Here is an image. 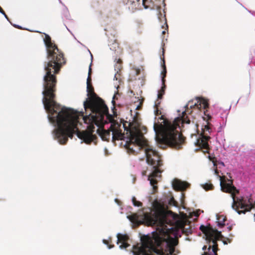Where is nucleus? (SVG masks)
I'll list each match as a JSON object with an SVG mask.
<instances>
[{
    "mask_svg": "<svg viewBox=\"0 0 255 255\" xmlns=\"http://www.w3.org/2000/svg\"><path fill=\"white\" fill-rule=\"evenodd\" d=\"M51 106L49 108H45L48 112L50 122L57 125V128L54 130V135L61 144H65L68 137L72 138L73 135L84 140L87 144H90L96 139V136L93 134L94 131V125L98 127L97 133L102 139L109 141L112 132L110 128L106 130L104 125L114 121L113 116L109 113V109L104 101L101 99L97 101L88 100L84 103L85 116L83 113V120L85 123L89 125L87 128L89 131H80L77 128L79 116L74 110L65 107L61 108L60 105Z\"/></svg>",
    "mask_w": 255,
    "mask_h": 255,
    "instance_id": "obj_1",
    "label": "nucleus"
},
{
    "mask_svg": "<svg viewBox=\"0 0 255 255\" xmlns=\"http://www.w3.org/2000/svg\"><path fill=\"white\" fill-rule=\"evenodd\" d=\"M143 219L146 225L158 227L151 234L141 237V244L132 247L133 255H175V247L178 240L170 235V229L166 225L170 221L167 217V211L164 205L155 201L153 203V209L149 213H145Z\"/></svg>",
    "mask_w": 255,
    "mask_h": 255,
    "instance_id": "obj_2",
    "label": "nucleus"
},
{
    "mask_svg": "<svg viewBox=\"0 0 255 255\" xmlns=\"http://www.w3.org/2000/svg\"><path fill=\"white\" fill-rule=\"evenodd\" d=\"M44 41L46 46L47 61L44 63L45 74L43 77V103L45 108H49L51 106H58L54 100L56 91V75L66 64V59L63 53L51 41L48 35L45 34Z\"/></svg>",
    "mask_w": 255,
    "mask_h": 255,
    "instance_id": "obj_3",
    "label": "nucleus"
},
{
    "mask_svg": "<svg viewBox=\"0 0 255 255\" xmlns=\"http://www.w3.org/2000/svg\"><path fill=\"white\" fill-rule=\"evenodd\" d=\"M129 141H127L126 146L128 151L134 154L137 150H140L145 147L144 152L146 157L147 163L152 166L153 170L151 173L148 175V180L150 181V185L152 186L153 193L157 192L158 187L157 181L155 178L161 177L163 170L161 167L163 165L162 160L158 153L153 150L147 144V141L145 139L142 133L139 129L136 127H129Z\"/></svg>",
    "mask_w": 255,
    "mask_h": 255,
    "instance_id": "obj_4",
    "label": "nucleus"
},
{
    "mask_svg": "<svg viewBox=\"0 0 255 255\" xmlns=\"http://www.w3.org/2000/svg\"><path fill=\"white\" fill-rule=\"evenodd\" d=\"M187 113L191 114V112L189 113L188 110L183 112L181 117H177L173 121L165 119L163 115L161 116L159 119L163 120V125L161 124L157 125L155 124L154 129L156 133L160 130L161 135L160 140L162 142L175 149L182 148V145L185 142V137L177 128H180V123H190Z\"/></svg>",
    "mask_w": 255,
    "mask_h": 255,
    "instance_id": "obj_5",
    "label": "nucleus"
},
{
    "mask_svg": "<svg viewBox=\"0 0 255 255\" xmlns=\"http://www.w3.org/2000/svg\"><path fill=\"white\" fill-rule=\"evenodd\" d=\"M213 163L214 166L215 167L214 171L215 174L220 178V186L223 192L231 194L233 200L232 207L238 211L239 214L245 213L251 210L255 207V205L252 203L250 200L248 201L244 198L236 197V194L239 193L238 190L233 184V180L226 179L225 176H221L219 175V172L217 169V159L215 157L211 158L209 157Z\"/></svg>",
    "mask_w": 255,
    "mask_h": 255,
    "instance_id": "obj_6",
    "label": "nucleus"
},
{
    "mask_svg": "<svg viewBox=\"0 0 255 255\" xmlns=\"http://www.w3.org/2000/svg\"><path fill=\"white\" fill-rule=\"evenodd\" d=\"M200 230L206 236V240L209 244L208 252L210 255H218V245L217 241L222 240L224 237L221 232L216 229H214L211 227L201 225L200 227Z\"/></svg>",
    "mask_w": 255,
    "mask_h": 255,
    "instance_id": "obj_7",
    "label": "nucleus"
},
{
    "mask_svg": "<svg viewBox=\"0 0 255 255\" xmlns=\"http://www.w3.org/2000/svg\"><path fill=\"white\" fill-rule=\"evenodd\" d=\"M142 4L145 8H149L152 9H156L158 11V18L160 22H164L167 28L165 11L161 12V6H165V0H142Z\"/></svg>",
    "mask_w": 255,
    "mask_h": 255,
    "instance_id": "obj_8",
    "label": "nucleus"
},
{
    "mask_svg": "<svg viewBox=\"0 0 255 255\" xmlns=\"http://www.w3.org/2000/svg\"><path fill=\"white\" fill-rule=\"evenodd\" d=\"M190 104H193V102L189 101L188 103V104L185 107L187 108V109H188V107L190 106V108L191 109H197L201 110V109L206 110V111H204V114L205 116H206L208 118V120H211L212 117L209 114H207L206 113L207 112V109L209 107V103L208 102V101L206 99H204L203 98L199 99L197 103H195L194 104V105H190Z\"/></svg>",
    "mask_w": 255,
    "mask_h": 255,
    "instance_id": "obj_9",
    "label": "nucleus"
},
{
    "mask_svg": "<svg viewBox=\"0 0 255 255\" xmlns=\"http://www.w3.org/2000/svg\"><path fill=\"white\" fill-rule=\"evenodd\" d=\"M210 138V136L201 133L200 137L197 140L196 145L200 148L205 149V150L204 151L205 153H209V152L210 148L208 141Z\"/></svg>",
    "mask_w": 255,
    "mask_h": 255,
    "instance_id": "obj_10",
    "label": "nucleus"
},
{
    "mask_svg": "<svg viewBox=\"0 0 255 255\" xmlns=\"http://www.w3.org/2000/svg\"><path fill=\"white\" fill-rule=\"evenodd\" d=\"M172 186L176 191H184L189 186V184L185 181L175 179L172 182Z\"/></svg>",
    "mask_w": 255,
    "mask_h": 255,
    "instance_id": "obj_11",
    "label": "nucleus"
},
{
    "mask_svg": "<svg viewBox=\"0 0 255 255\" xmlns=\"http://www.w3.org/2000/svg\"><path fill=\"white\" fill-rule=\"evenodd\" d=\"M117 244L121 243V245H120V248L121 249H126L129 246V244L128 243L129 238L127 235L118 234L117 235Z\"/></svg>",
    "mask_w": 255,
    "mask_h": 255,
    "instance_id": "obj_12",
    "label": "nucleus"
},
{
    "mask_svg": "<svg viewBox=\"0 0 255 255\" xmlns=\"http://www.w3.org/2000/svg\"><path fill=\"white\" fill-rule=\"evenodd\" d=\"M111 130L112 132V139L113 141L117 140H122L124 137V135L121 132V130H119L115 127V126L113 124H111L110 126Z\"/></svg>",
    "mask_w": 255,
    "mask_h": 255,
    "instance_id": "obj_13",
    "label": "nucleus"
},
{
    "mask_svg": "<svg viewBox=\"0 0 255 255\" xmlns=\"http://www.w3.org/2000/svg\"><path fill=\"white\" fill-rule=\"evenodd\" d=\"M87 96L89 97L90 98H88L86 99V100L84 102V105L85 102H86L88 100H92L95 101H97L101 99L103 100L100 98H98L96 100L93 99V98H95L96 97V94L94 92V89L92 86V85L87 86Z\"/></svg>",
    "mask_w": 255,
    "mask_h": 255,
    "instance_id": "obj_14",
    "label": "nucleus"
},
{
    "mask_svg": "<svg viewBox=\"0 0 255 255\" xmlns=\"http://www.w3.org/2000/svg\"><path fill=\"white\" fill-rule=\"evenodd\" d=\"M162 61H163V63L162 64V71L161 73V78H162L161 80H165V77L166 76L167 70H166V66H165V60L164 58L163 59Z\"/></svg>",
    "mask_w": 255,
    "mask_h": 255,
    "instance_id": "obj_15",
    "label": "nucleus"
},
{
    "mask_svg": "<svg viewBox=\"0 0 255 255\" xmlns=\"http://www.w3.org/2000/svg\"><path fill=\"white\" fill-rule=\"evenodd\" d=\"M161 102L159 100H156L154 104V113L156 116H158L161 114V112L159 110V107L160 105Z\"/></svg>",
    "mask_w": 255,
    "mask_h": 255,
    "instance_id": "obj_16",
    "label": "nucleus"
},
{
    "mask_svg": "<svg viewBox=\"0 0 255 255\" xmlns=\"http://www.w3.org/2000/svg\"><path fill=\"white\" fill-rule=\"evenodd\" d=\"M217 220L218 226L222 227L225 225L224 222L226 220V217L223 215H220L217 217Z\"/></svg>",
    "mask_w": 255,
    "mask_h": 255,
    "instance_id": "obj_17",
    "label": "nucleus"
},
{
    "mask_svg": "<svg viewBox=\"0 0 255 255\" xmlns=\"http://www.w3.org/2000/svg\"><path fill=\"white\" fill-rule=\"evenodd\" d=\"M211 124L209 123H208L207 125H205L204 126V128L202 129L203 130V133L202 134H204L205 135V132L208 131L209 133H210L211 132V128L210 127Z\"/></svg>",
    "mask_w": 255,
    "mask_h": 255,
    "instance_id": "obj_18",
    "label": "nucleus"
},
{
    "mask_svg": "<svg viewBox=\"0 0 255 255\" xmlns=\"http://www.w3.org/2000/svg\"><path fill=\"white\" fill-rule=\"evenodd\" d=\"M203 188L206 190H213L214 188V186L211 183H205V184L203 185Z\"/></svg>",
    "mask_w": 255,
    "mask_h": 255,
    "instance_id": "obj_19",
    "label": "nucleus"
},
{
    "mask_svg": "<svg viewBox=\"0 0 255 255\" xmlns=\"http://www.w3.org/2000/svg\"><path fill=\"white\" fill-rule=\"evenodd\" d=\"M132 201L134 206L141 207L142 205V203L140 201H136L134 197H132Z\"/></svg>",
    "mask_w": 255,
    "mask_h": 255,
    "instance_id": "obj_20",
    "label": "nucleus"
},
{
    "mask_svg": "<svg viewBox=\"0 0 255 255\" xmlns=\"http://www.w3.org/2000/svg\"><path fill=\"white\" fill-rule=\"evenodd\" d=\"M165 92L163 90H160L158 91L157 99L156 100H159L161 102V99L163 98V96L164 95Z\"/></svg>",
    "mask_w": 255,
    "mask_h": 255,
    "instance_id": "obj_21",
    "label": "nucleus"
},
{
    "mask_svg": "<svg viewBox=\"0 0 255 255\" xmlns=\"http://www.w3.org/2000/svg\"><path fill=\"white\" fill-rule=\"evenodd\" d=\"M168 203H169V204L170 205L174 206H177V202L175 200V199H174L173 197H171Z\"/></svg>",
    "mask_w": 255,
    "mask_h": 255,
    "instance_id": "obj_22",
    "label": "nucleus"
},
{
    "mask_svg": "<svg viewBox=\"0 0 255 255\" xmlns=\"http://www.w3.org/2000/svg\"><path fill=\"white\" fill-rule=\"evenodd\" d=\"M128 218L129 220L133 223H136L137 222V217L135 215L130 216Z\"/></svg>",
    "mask_w": 255,
    "mask_h": 255,
    "instance_id": "obj_23",
    "label": "nucleus"
},
{
    "mask_svg": "<svg viewBox=\"0 0 255 255\" xmlns=\"http://www.w3.org/2000/svg\"><path fill=\"white\" fill-rule=\"evenodd\" d=\"M92 85L91 76L88 75L87 79V86Z\"/></svg>",
    "mask_w": 255,
    "mask_h": 255,
    "instance_id": "obj_24",
    "label": "nucleus"
},
{
    "mask_svg": "<svg viewBox=\"0 0 255 255\" xmlns=\"http://www.w3.org/2000/svg\"><path fill=\"white\" fill-rule=\"evenodd\" d=\"M232 242V239H230L229 238H225L224 240H223V243L224 245H227L228 243H230Z\"/></svg>",
    "mask_w": 255,
    "mask_h": 255,
    "instance_id": "obj_25",
    "label": "nucleus"
},
{
    "mask_svg": "<svg viewBox=\"0 0 255 255\" xmlns=\"http://www.w3.org/2000/svg\"><path fill=\"white\" fill-rule=\"evenodd\" d=\"M165 80H162V86L160 89V90H163V91H164V92H165V88H166V85H165Z\"/></svg>",
    "mask_w": 255,
    "mask_h": 255,
    "instance_id": "obj_26",
    "label": "nucleus"
},
{
    "mask_svg": "<svg viewBox=\"0 0 255 255\" xmlns=\"http://www.w3.org/2000/svg\"><path fill=\"white\" fill-rule=\"evenodd\" d=\"M0 12L5 17L8 19V17L7 16V15L6 14V13H5L4 11L2 9V8H1L0 10Z\"/></svg>",
    "mask_w": 255,
    "mask_h": 255,
    "instance_id": "obj_27",
    "label": "nucleus"
},
{
    "mask_svg": "<svg viewBox=\"0 0 255 255\" xmlns=\"http://www.w3.org/2000/svg\"><path fill=\"white\" fill-rule=\"evenodd\" d=\"M0 12L5 17L8 19V17L7 16V15L6 14V13H5L4 11L2 9V8H1L0 10Z\"/></svg>",
    "mask_w": 255,
    "mask_h": 255,
    "instance_id": "obj_28",
    "label": "nucleus"
},
{
    "mask_svg": "<svg viewBox=\"0 0 255 255\" xmlns=\"http://www.w3.org/2000/svg\"><path fill=\"white\" fill-rule=\"evenodd\" d=\"M122 68V64H118V66L116 67V65H115V68L117 69L118 70H121V69Z\"/></svg>",
    "mask_w": 255,
    "mask_h": 255,
    "instance_id": "obj_29",
    "label": "nucleus"
},
{
    "mask_svg": "<svg viewBox=\"0 0 255 255\" xmlns=\"http://www.w3.org/2000/svg\"><path fill=\"white\" fill-rule=\"evenodd\" d=\"M122 64V60L121 59H118L117 61V63L115 65L116 67L118 66V64Z\"/></svg>",
    "mask_w": 255,
    "mask_h": 255,
    "instance_id": "obj_30",
    "label": "nucleus"
},
{
    "mask_svg": "<svg viewBox=\"0 0 255 255\" xmlns=\"http://www.w3.org/2000/svg\"><path fill=\"white\" fill-rule=\"evenodd\" d=\"M91 73H92V69H91V64L89 68L88 75L91 76Z\"/></svg>",
    "mask_w": 255,
    "mask_h": 255,
    "instance_id": "obj_31",
    "label": "nucleus"
},
{
    "mask_svg": "<svg viewBox=\"0 0 255 255\" xmlns=\"http://www.w3.org/2000/svg\"><path fill=\"white\" fill-rule=\"evenodd\" d=\"M103 243H104L105 244L107 245H109V241H107V240H103Z\"/></svg>",
    "mask_w": 255,
    "mask_h": 255,
    "instance_id": "obj_32",
    "label": "nucleus"
},
{
    "mask_svg": "<svg viewBox=\"0 0 255 255\" xmlns=\"http://www.w3.org/2000/svg\"><path fill=\"white\" fill-rule=\"evenodd\" d=\"M146 170H143V171H142V176L146 175Z\"/></svg>",
    "mask_w": 255,
    "mask_h": 255,
    "instance_id": "obj_33",
    "label": "nucleus"
},
{
    "mask_svg": "<svg viewBox=\"0 0 255 255\" xmlns=\"http://www.w3.org/2000/svg\"><path fill=\"white\" fill-rule=\"evenodd\" d=\"M219 164L222 165L223 166H225L224 163L223 162H222V161L219 162Z\"/></svg>",
    "mask_w": 255,
    "mask_h": 255,
    "instance_id": "obj_34",
    "label": "nucleus"
},
{
    "mask_svg": "<svg viewBox=\"0 0 255 255\" xmlns=\"http://www.w3.org/2000/svg\"><path fill=\"white\" fill-rule=\"evenodd\" d=\"M199 214H199L198 212H197L196 213H195L194 215H195L196 217H198V216H199Z\"/></svg>",
    "mask_w": 255,
    "mask_h": 255,
    "instance_id": "obj_35",
    "label": "nucleus"
},
{
    "mask_svg": "<svg viewBox=\"0 0 255 255\" xmlns=\"http://www.w3.org/2000/svg\"><path fill=\"white\" fill-rule=\"evenodd\" d=\"M202 255H209V252H205Z\"/></svg>",
    "mask_w": 255,
    "mask_h": 255,
    "instance_id": "obj_36",
    "label": "nucleus"
},
{
    "mask_svg": "<svg viewBox=\"0 0 255 255\" xmlns=\"http://www.w3.org/2000/svg\"><path fill=\"white\" fill-rule=\"evenodd\" d=\"M207 249V246H204L203 248H202V250H204V251H205Z\"/></svg>",
    "mask_w": 255,
    "mask_h": 255,
    "instance_id": "obj_37",
    "label": "nucleus"
},
{
    "mask_svg": "<svg viewBox=\"0 0 255 255\" xmlns=\"http://www.w3.org/2000/svg\"><path fill=\"white\" fill-rule=\"evenodd\" d=\"M108 247H109V249H112V248H113V247H114V245H112V246H108Z\"/></svg>",
    "mask_w": 255,
    "mask_h": 255,
    "instance_id": "obj_38",
    "label": "nucleus"
},
{
    "mask_svg": "<svg viewBox=\"0 0 255 255\" xmlns=\"http://www.w3.org/2000/svg\"><path fill=\"white\" fill-rule=\"evenodd\" d=\"M124 2L126 3H127L128 2V0H124Z\"/></svg>",
    "mask_w": 255,
    "mask_h": 255,
    "instance_id": "obj_39",
    "label": "nucleus"
},
{
    "mask_svg": "<svg viewBox=\"0 0 255 255\" xmlns=\"http://www.w3.org/2000/svg\"><path fill=\"white\" fill-rule=\"evenodd\" d=\"M228 229H229V231H231L232 230V227H228Z\"/></svg>",
    "mask_w": 255,
    "mask_h": 255,
    "instance_id": "obj_40",
    "label": "nucleus"
},
{
    "mask_svg": "<svg viewBox=\"0 0 255 255\" xmlns=\"http://www.w3.org/2000/svg\"><path fill=\"white\" fill-rule=\"evenodd\" d=\"M165 33V31H162V34H164Z\"/></svg>",
    "mask_w": 255,
    "mask_h": 255,
    "instance_id": "obj_41",
    "label": "nucleus"
},
{
    "mask_svg": "<svg viewBox=\"0 0 255 255\" xmlns=\"http://www.w3.org/2000/svg\"><path fill=\"white\" fill-rule=\"evenodd\" d=\"M137 110H139V106H138L137 108H136Z\"/></svg>",
    "mask_w": 255,
    "mask_h": 255,
    "instance_id": "obj_42",
    "label": "nucleus"
},
{
    "mask_svg": "<svg viewBox=\"0 0 255 255\" xmlns=\"http://www.w3.org/2000/svg\"><path fill=\"white\" fill-rule=\"evenodd\" d=\"M112 102H113V104L114 105V104H115V101L113 100Z\"/></svg>",
    "mask_w": 255,
    "mask_h": 255,
    "instance_id": "obj_43",
    "label": "nucleus"
},
{
    "mask_svg": "<svg viewBox=\"0 0 255 255\" xmlns=\"http://www.w3.org/2000/svg\"><path fill=\"white\" fill-rule=\"evenodd\" d=\"M115 44L117 45V46H118V44L117 43H115Z\"/></svg>",
    "mask_w": 255,
    "mask_h": 255,
    "instance_id": "obj_44",
    "label": "nucleus"
},
{
    "mask_svg": "<svg viewBox=\"0 0 255 255\" xmlns=\"http://www.w3.org/2000/svg\"><path fill=\"white\" fill-rule=\"evenodd\" d=\"M2 8L0 6V10Z\"/></svg>",
    "mask_w": 255,
    "mask_h": 255,
    "instance_id": "obj_45",
    "label": "nucleus"
}]
</instances>
